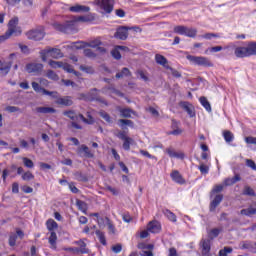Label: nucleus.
<instances>
[{
	"instance_id": "nucleus-13",
	"label": "nucleus",
	"mask_w": 256,
	"mask_h": 256,
	"mask_svg": "<svg viewBox=\"0 0 256 256\" xmlns=\"http://www.w3.org/2000/svg\"><path fill=\"white\" fill-rule=\"evenodd\" d=\"M36 112L41 113L42 115H53L57 113V109L53 107L40 106L36 108Z\"/></svg>"
},
{
	"instance_id": "nucleus-32",
	"label": "nucleus",
	"mask_w": 256,
	"mask_h": 256,
	"mask_svg": "<svg viewBox=\"0 0 256 256\" xmlns=\"http://www.w3.org/2000/svg\"><path fill=\"white\" fill-rule=\"evenodd\" d=\"M201 105L206 109V111L211 112V104L209 103V101L207 100V98L205 96H201L199 99Z\"/></svg>"
},
{
	"instance_id": "nucleus-64",
	"label": "nucleus",
	"mask_w": 256,
	"mask_h": 256,
	"mask_svg": "<svg viewBox=\"0 0 256 256\" xmlns=\"http://www.w3.org/2000/svg\"><path fill=\"white\" fill-rule=\"evenodd\" d=\"M141 256H153V251L152 250H142L140 252Z\"/></svg>"
},
{
	"instance_id": "nucleus-14",
	"label": "nucleus",
	"mask_w": 256,
	"mask_h": 256,
	"mask_svg": "<svg viewBox=\"0 0 256 256\" xmlns=\"http://www.w3.org/2000/svg\"><path fill=\"white\" fill-rule=\"evenodd\" d=\"M70 11L72 13H89V11H91V8H89V6L77 4L75 6H71Z\"/></svg>"
},
{
	"instance_id": "nucleus-45",
	"label": "nucleus",
	"mask_w": 256,
	"mask_h": 256,
	"mask_svg": "<svg viewBox=\"0 0 256 256\" xmlns=\"http://www.w3.org/2000/svg\"><path fill=\"white\" fill-rule=\"evenodd\" d=\"M77 117L78 119H81L83 123H86V125H93V123H95V119L93 118L87 119L85 118V116H83V114H78Z\"/></svg>"
},
{
	"instance_id": "nucleus-12",
	"label": "nucleus",
	"mask_w": 256,
	"mask_h": 256,
	"mask_svg": "<svg viewBox=\"0 0 256 256\" xmlns=\"http://www.w3.org/2000/svg\"><path fill=\"white\" fill-rule=\"evenodd\" d=\"M147 231L150 233H161V223L158 221H151L147 225Z\"/></svg>"
},
{
	"instance_id": "nucleus-7",
	"label": "nucleus",
	"mask_w": 256,
	"mask_h": 256,
	"mask_svg": "<svg viewBox=\"0 0 256 256\" xmlns=\"http://www.w3.org/2000/svg\"><path fill=\"white\" fill-rule=\"evenodd\" d=\"M25 70L30 75H39L41 73V71H43V64L35 63V62L28 63L25 66Z\"/></svg>"
},
{
	"instance_id": "nucleus-6",
	"label": "nucleus",
	"mask_w": 256,
	"mask_h": 256,
	"mask_svg": "<svg viewBox=\"0 0 256 256\" xmlns=\"http://www.w3.org/2000/svg\"><path fill=\"white\" fill-rule=\"evenodd\" d=\"M25 237V232L21 228H16L15 232L9 234L8 243L10 247H15L17 245V239H23Z\"/></svg>"
},
{
	"instance_id": "nucleus-26",
	"label": "nucleus",
	"mask_w": 256,
	"mask_h": 256,
	"mask_svg": "<svg viewBox=\"0 0 256 256\" xmlns=\"http://www.w3.org/2000/svg\"><path fill=\"white\" fill-rule=\"evenodd\" d=\"M120 115L126 119H130L131 115H135V111L131 108H123L120 110Z\"/></svg>"
},
{
	"instance_id": "nucleus-25",
	"label": "nucleus",
	"mask_w": 256,
	"mask_h": 256,
	"mask_svg": "<svg viewBox=\"0 0 256 256\" xmlns=\"http://www.w3.org/2000/svg\"><path fill=\"white\" fill-rule=\"evenodd\" d=\"M64 117H68V119H71V121H78L77 113H75V110H66L63 112Z\"/></svg>"
},
{
	"instance_id": "nucleus-44",
	"label": "nucleus",
	"mask_w": 256,
	"mask_h": 256,
	"mask_svg": "<svg viewBox=\"0 0 256 256\" xmlns=\"http://www.w3.org/2000/svg\"><path fill=\"white\" fill-rule=\"evenodd\" d=\"M224 188H225L224 184L215 185L211 191V197H213L215 193H221V191H223Z\"/></svg>"
},
{
	"instance_id": "nucleus-21",
	"label": "nucleus",
	"mask_w": 256,
	"mask_h": 256,
	"mask_svg": "<svg viewBox=\"0 0 256 256\" xmlns=\"http://www.w3.org/2000/svg\"><path fill=\"white\" fill-rule=\"evenodd\" d=\"M13 66V62H8L0 67V75L1 77H5L10 71L11 67Z\"/></svg>"
},
{
	"instance_id": "nucleus-55",
	"label": "nucleus",
	"mask_w": 256,
	"mask_h": 256,
	"mask_svg": "<svg viewBox=\"0 0 256 256\" xmlns=\"http://www.w3.org/2000/svg\"><path fill=\"white\" fill-rule=\"evenodd\" d=\"M166 69H169V71H171V74L173 75V77H176V79H181L182 77L181 72L177 71L171 66H169V68H166Z\"/></svg>"
},
{
	"instance_id": "nucleus-43",
	"label": "nucleus",
	"mask_w": 256,
	"mask_h": 256,
	"mask_svg": "<svg viewBox=\"0 0 256 256\" xmlns=\"http://www.w3.org/2000/svg\"><path fill=\"white\" fill-rule=\"evenodd\" d=\"M46 225H47V228L49 231H53V229H57V227H59L57 222H55V220H53V219H49L47 221Z\"/></svg>"
},
{
	"instance_id": "nucleus-33",
	"label": "nucleus",
	"mask_w": 256,
	"mask_h": 256,
	"mask_svg": "<svg viewBox=\"0 0 256 256\" xmlns=\"http://www.w3.org/2000/svg\"><path fill=\"white\" fill-rule=\"evenodd\" d=\"M123 141L124 142H123L122 147H123L124 151H130L131 150V143H133V138L128 137V138L124 139Z\"/></svg>"
},
{
	"instance_id": "nucleus-58",
	"label": "nucleus",
	"mask_w": 256,
	"mask_h": 256,
	"mask_svg": "<svg viewBox=\"0 0 256 256\" xmlns=\"http://www.w3.org/2000/svg\"><path fill=\"white\" fill-rule=\"evenodd\" d=\"M5 111H8V113H17V112L21 111V108H19L17 106H7L5 108Z\"/></svg>"
},
{
	"instance_id": "nucleus-36",
	"label": "nucleus",
	"mask_w": 256,
	"mask_h": 256,
	"mask_svg": "<svg viewBox=\"0 0 256 256\" xmlns=\"http://www.w3.org/2000/svg\"><path fill=\"white\" fill-rule=\"evenodd\" d=\"M138 249H141V251H146V250H153V244H147L144 242H140L137 245Z\"/></svg>"
},
{
	"instance_id": "nucleus-22",
	"label": "nucleus",
	"mask_w": 256,
	"mask_h": 256,
	"mask_svg": "<svg viewBox=\"0 0 256 256\" xmlns=\"http://www.w3.org/2000/svg\"><path fill=\"white\" fill-rule=\"evenodd\" d=\"M83 151L85 157H88V159H93L95 155L91 152V150L87 147V145L82 144L79 148V153Z\"/></svg>"
},
{
	"instance_id": "nucleus-19",
	"label": "nucleus",
	"mask_w": 256,
	"mask_h": 256,
	"mask_svg": "<svg viewBox=\"0 0 256 256\" xmlns=\"http://www.w3.org/2000/svg\"><path fill=\"white\" fill-rule=\"evenodd\" d=\"M241 180V176L239 174H235L233 178H226L223 182L224 187H230V185H235L238 181Z\"/></svg>"
},
{
	"instance_id": "nucleus-61",
	"label": "nucleus",
	"mask_w": 256,
	"mask_h": 256,
	"mask_svg": "<svg viewBox=\"0 0 256 256\" xmlns=\"http://www.w3.org/2000/svg\"><path fill=\"white\" fill-rule=\"evenodd\" d=\"M246 165H247V167H250V169H252L253 171H256L255 161H253L251 159H247L246 160Z\"/></svg>"
},
{
	"instance_id": "nucleus-20",
	"label": "nucleus",
	"mask_w": 256,
	"mask_h": 256,
	"mask_svg": "<svg viewBox=\"0 0 256 256\" xmlns=\"http://www.w3.org/2000/svg\"><path fill=\"white\" fill-rule=\"evenodd\" d=\"M76 245H79L80 247L76 248L77 253H81L82 255L89 253V249H87V244L83 240L77 241Z\"/></svg>"
},
{
	"instance_id": "nucleus-49",
	"label": "nucleus",
	"mask_w": 256,
	"mask_h": 256,
	"mask_svg": "<svg viewBox=\"0 0 256 256\" xmlns=\"http://www.w3.org/2000/svg\"><path fill=\"white\" fill-rule=\"evenodd\" d=\"M186 37H196L197 36V30L193 28H186L185 34Z\"/></svg>"
},
{
	"instance_id": "nucleus-40",
	"label": "nucleus",
	"mask_w": 256,
	"mask_h": 256,
	"mask_svg": "<svg viewBox=\"0 0 256 256\" xmlns=\"http://www.w3.org/2000/svg\"><path fill=\"white\" fill-rule=\"evenodd\" d=\"M48 65H50V67H52V69H61L63 67V62L50 60L48 62Z\"/></svg>"
},
{
	"instance_id": "nucleus-37",
	"label": "nucleus",
	"mask_w": 256,
	"mask_h": 256,
	"mask_svg": "<svg viewBox=\"0 0 256 256\" xmlns=\"http://www.w3.org/2000/svg\"><path fill=\"white\" fill-rule=\"evenodd\" d=\"M46 77L48 79H51L52 81H59V75H57V73H55V71L53 70H48L46 73Z\"/></svg>"
},
{
	"instance_id": "nucleus-23",
	"label": "nucleus",
	"mask_w": 256,
	"mask_h": 256,
	"mask_svg": "<svg viewBox=\"0 0 256 256\" xmlns=\"http://www.w3.org/2000/svg\"><path fill=\"white\" fill-rule=\"evenodd\" d=\"M240 215H245L246 217H251V215H256V203H254V208L249 207L248 209H242Z\"/></svg>"
},
{
	"instance_id": "nucleus-56",
	"label": "nucleus",
	"mask_w": 256,
	"mask_h": 256,
	"mask_svg": "<svg viewBox=\"0 0 256 256\" xmlns=\"http://www.w3.org/2000/svg\"><path fill=\"white\" fill-rule=\"evenodd\" d=\"M100 45H102V42L99 39L92 40L88 43V47H92L93 49H95V47H100Z\"/></svg>"
},
{
	"instance_id": "nucleus-4",
	"label": "nucleus",
	"mask_w": 256,
	"mask_h": 256,
	"mask_svg": "<svg viewBox=\"0 0 256 256\" xmlns=\"http://www.w3.org/2000/svg\"><path fill=\"white\" fill-rule=\"evenodd\" d=\"M186 58L194 65H198L200 67H213V63L207 57L187 55Z\"/></svg>"
},
{
	"instance_id": "nucleus-16",
	"label": "nucleus",
	"mask_w": 256,
	"mask_h": 256,
	"mask_svg": "<svg viewBox=\"0 0 256 256\" xmlns=\"http://www.w3.org/2000/svg\"><path fill=\"white\" fill-rule=\"evenodd\" d=\"M155 61L158 65L164 67V69H169V61L167 60V58H165V56L161 54H156Z\"/></svg>"
},
{
	"instance_id": "nucleus-9",
	"label": "nucleus",
	"mask_w": 256,
	"mask_h": 256,
	"mask_svg": "<svg viewBox=\"0 0 256 256\" xmlns=\"http://www.w3.org/2000/svg\"><path fill=\"white\" fill-rule=\"evenodd\" d=\"M96 3L105 11V13H111V11H113V4H111V0H96Z\"/></svg>"
},
{
	"instance_id": "nucleus-11",
	"label": "nucleus",
	"mask_w": 256,
	"mask_h": 256,
	"mask_svg": "<svg viewBox=\"0 0 256 256\" xmlns=\"http://www.w3.org/2000/svg\"><path fill=\"white\" fill-rule=\"evenodd\" d=\"M56 105H63L64 107H71L73 105V97L64 96L57 98Z\"/></svg>"
},
{
	"instance_id": "nucleus-15",
	"label": "nucleus",
	"mask_w": 256,
	"mask_h": 256,
	"mask_svg": "<svg viewBox=\"0 0 256 256\" xmlns=\"http://www.w3.org/2000/svg\"><path fill=\"white\" fill-rule=\"evenodd\" d=\"M180 107L186 111L189 117H195V108L189 102H181Z\"/></svg>"
},
{
	"instance_id": "nucleus-29",
	"label": "nucleus",
	"mask_w": 256,
	"mask_h": 256,
	"mask_svg": "<svg viewBox=\"0 0 256 256\" xmlns=\"http://www.w3.org/2000/svg\"><path fill=\"white\" fill-rule=\"evenodd\" d=\"M97 91H98L97 88L91 89L89 91V93L86 95V100L87 101H95V100H97V97H98Z\"/></svg>"
},
{
	"instance_id": "nucleus-3",
	"label": "nucleus",
	"mask_w": 256,
	"mask_h": 256,
	"mask_svg": "<svg viewBox=\"0 0 256 256\" xmlns=\"http://www.w3.org/2000/svg\"><path fill=\"white\" fill-rule=\"evenodd\" d=\"M234 55L240 59L256 55V42H250L247 47H236Z\"/></svg>"
},
{
	"instance_id": "nucleus-46",
	"label": "nucleus",
	"mask_w": 256,
	"mask_h": 256,
	"mask_svg": "<svg viewBox=\"0 0 256 256\" xmlns=\"http://www.w3.org/2000/svg\"><path fill=\"white\" fill-rule=\"evenodd\" d=\"M187 31V27L185 26H176L174 27V33H177L178 35H185V32Z\"/></svg>"
},
{
	"instance_id": "nucleus-38",
	"label": "nucleus",
	"mask_w": 256,
	"mask_h": 256,
	"mask_svg": "<svg viewBox=\"0 0 256 256\" xmlns=\"http://www.w3.org/2000/svg\"><path fill=\"white\" fill-rule=\"evenodd\" d=\"M240 249H248V251H253V249H255V246L251 241H244L242 242Z\"/></svg>"
},
{
	"instance_id": "nucleus-30",
	"label": "nucleus",
	"mask_w": 256,
	"mask_h": 256,
	"mask_svg": "<svg viewBox=\"0 0 256 256\" xmlns=\"http://www.w3.org/2000/svg\"><path fill=\"white\" fill-rule=\"evenodd\" d=\"M49 243L51 245V249H57V233L51 232L49 237Z\"/></svg>"
},
{
	"instance_id": "nucleus-34",
	"label": "nucleus",
	"mask_w": 256,
	"mask_h": 256,
	"mask_svg": "<svg viewBox=\"0 0 256 256\" xmlns=\"http://www.w3.org/2000/svg\"><path fill=\"white\" fill-rule=\"evenodd\" d=\"M223 137H224L226 143H231L233 141V139H235V136L229 130H226L223 132Z\"/></svg>"
},
{
	"instance_id": "nucleus-52",
	"label": "nucleus",
	"mask_w": 256,
	"mask_h": 256,
	"mask_svg": "<svg viewBox=\"0 0 256 256\" xmlns=\"http://www.w3.org/2000/svg\"><path fill=\"white\" fill-rule=\"evenodd\" d=\"M42 95H48L49 97H52L53 99H57L58 93L56 91H49L47 89L43 90Z\"/></svg>"
},
{
	"instance_id": "nucleus-48",
	"label": "nucleus",
	"mask_w": 256,
	"mask_h": 256,
	"mask_svg": "<svg viewBox=\"0 0 256 256\" xmlns=\"http://www.w3.org/2000/svg\"><path fill=\"white\" fill-rule=\"evenodd\" d=\"M32 88L36 93L43 94V91H45V88L41 87V85H39L37 82H32Z\"/></svg>"
},
{
	"instance_id": "nucleus-39",
	"label": "nucleus",
	"mask_w": 256,
	"mask_h": 256,
	"mask_svg": "<svg viewBox=\"0 0 256 256\" xmlns=\"http://www.w3.org/2000/svg\"><path fill=\"white\" fill-rule=\"evenodd\" d=\"M96 235L102 245H107V240L105 239V233L101 232V230H96Z\"/></svg>"
},
{
	"instance_id": "nucleus-53",
	"label": "nucleus",
	"mask_w": 256,
	"mask_h": 256,
	"mask_svg": "<svg viewBox=\"0 0 256 256\" xmlns=\"http://www.w3.org/2000/svg\"><path fill=\"white\" fill-rule=\"evenodd\" d=\"M118 139H121L122 141H125L129 136H127V133L125 131L118 130L115 134Z\"/></svg>"
},
{
	"instance_id": "nucleus-24",
	"label": "nucleus",
	"mask_w": 256,
	"mask_h": 256,
	"mask_svg": "<svg viewBox=\"0 0 256 256\" xmlns=\"http://www.w3.org/2000/svg\"><path fill=\"white\" fill-rule=\"evenodd\" d=\"M209 251H211V242L209 240L202 241V254L209 255Z\"/></svg>"
},
{
	"instance_id": "nucleus-42",
	"label": "nucleus",
	"mask_w": 256,
	"mask_h": 256,
	"mask_svg": "<svg viewBox=\"0 0 256 256\" xmlns=\"http://www.w3.org/2000/svg\"><path fill=\"white\" fill-rule=\"evenodd\" d=\"M243 195H248V197H255V190L251 186H245L243 190Z\"/></svg>"
},
{
	"instance_id": "nucleus-47",
	"label": "nucleus",
	"mask_w": 256,
	"mask_h": 256,
	"mask_svg": "<svg viewBox=\"0 0 256 256\" xmlns=\"http://www.w3.org/2000/svg\"><path fill=\"white\" fill-rule=\"evenodd\" d=\"M166 153L169 155V157H177V158L183 159V154L174 152L173 149H171V148H168L166 150Z\"/></svg>"
},
{
	"instance_id": "nucleus-18",
	"label": "nucleus",
	"mask_w": 256,
	"mask_h": 256,
	"mask_svg": "<svg viewBox=\"0 0 256 256\" xmlns=\"http://www.w3.org/2000/svg\"><path fill=\"white\" fill-rule=\"evenodd\" d=\"M48 51V54H50V57L52 59H61L63 57V52H61V49L57 48H46Z\"/></svg>"
},
{
	"instance_id": "nucleus-59",
	"label": "nucleus",
	"mask_w": 256,
	"mask_h": 256,
	"mask_svg": "<svg viewBox=\"0 0 256 256\" xmlns=\"http://www.w3.org/2000/svg\"><path fill=\"white\" fill-rule=\"evenodd\" d=\"M199 171L202 173V175H207V173H209V166L205 165V164H201L198 167Z\"/></svg>"
},
{
	"instance_id": "nucleus-57",
	"label": "nucleus",
	"mask_w": 256,
	"mask_h": 256,
	"mask_svg": "<svg viewBox=\"0 0 256 256\" xmlns=\"http://www.w3.org/2000/svg\"><path fill=\"white\" fill-rule=\"evenodd\" d=\"M76 205L81 211H85L87 209V203L83 202V200H77Z\"/></svg>"
},
{
	"instance_id": "nucleus-27",
	"label": "nucleus",
	"mask_w": 256,
	"mask_h": 256,
	"mask_svg": "<svg viewBox=\"0 0 256 256\" xmlns=\"http://www.w3.org/2000/svg\"><path fill=\"white\" fill-rule=\"evenodd\" d=\"M163 213L165 217L169 219V221H172V223H177V216L175 215V213L171 212V210L165 209L163 210Z\"/></svg>"
},
{
	"instance_id": "nucleus-2",
	"label": "nucleus",
	"mask_w": 256,
	"mask_h": 256,
	"mask_svg": "<svg viewBox=\"0 0 256 256\" xmlns=\"http://www.w3.org/2000/svg\"><path fill=\"white\" fill-rule=\"evenodd\" d=\"M17 25H19V19L12 18L8 23V30L5 32L4 35L0 36V43H3V41H7V39H9V37H11L12 35H15L16 37L21 35V27Z\"/></svg>"
},
{
	"instance_id": "nucleus-10",
	"label": "nucleus",
	"mask_w": 256,
	"mask_h": 256,
	"mask_svg": "<svg viewBox=\"0 0 256 256\" xmlns=\"http://www.w3.org/2000/svg\"><path fill=\"white\" fill-rule=\"evenodd\" d=\"M221 201H223V194H217L214 199L210 202L209 210L211 213L221 205Z\"/></svg>"
},
{
	"instance_id": "nucleus-41",
	"label": "nucleus",
	"mask_w": 256,
	"mask_h": 256,
	"mask_svg": "<svg viewBox=\"0 0 256 256\" xmlns=\"http://www.w3.org/2000/svg\"><path fill=\"white\" fill-rule=\"evenodd\" d=\"M22 161H23L24 166L27 167L28 169H33V167H35L33 160H31L27 157H23Z\"/></svg>"
},
{
	"instance_id": "nucleus-60",
	"label": "nucleus",
	"mask_w": 256,
	"mask_h": 256,
	"mask_svg": "<svg viewBox=\"0 0 256 256\" xmlns=\"http://www.w3.org/2000/svg\"><path fill=\"white\" fill-rule=\"evenodd\" d=\"M62 69H64V71H66L67 73H73V70H74L73 66L63 62H62Z\"/></svg>"
},
{
	"instance_id": "nucleus-28",
	"label": "nucleus",
	"mask_w": 256,
	"mask_h": 256,
	"mask_svg": "<svg viewBox=\"0 0 256 256\" xmlns=\"http://www.w3.org/2000/svg\"><path fill=\"white\" fill-rule=\"evenodd\" d=\"M118 123L122 129H125V126H127V127L135 126V123H133V121L129 120V119H120V120H118Z\"/></svg>"
},
{
	"instance_id": "nucleus-54",
	"label": "nucleus",
	"mask_w": 256,
	"mask_h": 256,
	"mask_svg": "<svg viewBox=\"0 0 256 256\" xmlns=\"http://www.w3.org/2000/svg\"><path fill=\"white\" fill-rule=\"evenodd\" d=\"M84 55L85 57H89L90 59H95V57H97V54H95V52H93V50L91 49H85Z\"/></svg>"
},
{
	"instance_id": "nucleus-1",
	"label": "nucleus",
	"mask_w": 256,
	"mask_h": 256,
	"mask_svg": "<svg viewBox=\"0 0 256 256\" xmlns=\"http://www.w3.org/2000/svg\"><path fill=\"white\" fill-rule=\"evenodd\" d=\"M82 21L83 23H87L91 21L89 16H78L75 17L73 20H68L64 23L54 22L52 26L56 31H60L61 33H69V31H73L75 29V22Z\"/></svg>"
},
{
	"instance_id": "nucleus-51",
	"label": "nucleus",
	"mask_w": 256,
	"mask_h": 256,
	"mask_svg": "<svg viewBox=\"0 0 256 256\" xmlns=\"http://www.w3.org/2000/svg\"><path fill=\"white\" fill-rule=\"evenodd\" d=\"M111 55L117 61H119V59H121V52L119 51V48H117V46L111 51Z\"/></svg>"
},
{
	"instance_id": "nucleus-35",
	"label": "nucleus",
	"mask_w": 256,
	"mask_h": 256,
	"mask_svg": "<svg viewBox=\"0 0 256 256\" xmlns=\"http://www.w3.org/2000/svg\"><path fill=\"white\" fill-rule=\"evenodd\" d=\"M80 71H83L84 73H88V75H93L95 73V69L93 66H87V65H80Z\"/></svg>"
},
{
	"instance_id": "nucleus-5",
	"label": "nucleus",
	"mask_w": 256,
	"mask_h": 256,
	"mask_svg": "<svg viewBox=\"0 0 256 256\" xmlns=\"http://www.w3.org/2000/svg\"><path fill=\"white\" fill-rule=\"evenodd\" d=\"M26 37L32 41H41L45 37V30L43 28H36L26 33Z\"/></svg>"
},
{
	"instance_id": "nucleus-31",
	"label": "nucleus",
	"mask_w": 256,
	"mask_h": 256,
	"mask_svg": "<svg viewBox=\"0 0 256 256\" xmlns=\"http://www.w3.org/2000/svg\"><path fill=\"white\" fill-rule=\"evenodd\" d=\"M98 115H100L102 119L106 121V123H113V119L111 118V115H109V113H107L105 110H100L98 112Z\"/></svg>"
},
{
	"instance_id": "nucleus-50",
	"label": "nucleus",
	"mask_w": 256,
	"mask_h": 256,
	"mask_svg": "<svg viewBox=\"0 0 256 256\" xmlns=\"http://www.w3.org/2000/svg\"><path fill=\"white\" fill-rule=\"evenodd\" d=\"M23 181H31V179H35V175L31 173V171H27L24 174H22Z\"/></svg>"
},
{
	"instance_id": "nucleus-63",
	"label": "nucleus",
	"mask_w": 256,
	"mask_h": 256,
	"mask_svg": "<svg viewBox=\"0 0 256 256\" xmlns=\"http://www.w3.org/2000/svg\"><path fill=\"white\" fill-rule=\"evenodd\" d=\"M219 233H221V229L219 228H213L211 231H210V237H219Z\"/></svg>"
},
{
	"instance_id": "nucleus-17",
	"label": "nucleus",
	"mask_w": 256,
	"mask_h": 256,
	"mask_svg": "<svg viewBox=\"0 0 256 256\" xmlns=\"http://www.w3.org/2000/svg\"><path fill=\"white\" fill-rule=\"evenodd\" d=\"M170 177L172 180H174L175 183H178L179 185H184L185 183V179L183 178L181 173H179V171L177 170L172 171V173L170 174Z\"/></svg>"
},
{
	"instance_id": "nucleus-8",
	"label": "nucleus",
	"mask_w": 256,
	"mask_h": 256,
	"mask_svg": "<svg viewBox=\"0 0 256 256\" xmlns=\"http://www.w3.org/2000/svg\"><path fill=\"white\" fill-rule=\"evenodd\" d=\"M131 29L132 28L126 26H120L119 28H117L114 34L115 39H120L121 41L127 40V38L129 37V30Z\"/></svg>"
},
{
	"instance_id": "nucleus-62",
	"label": "nucleus",
	"mask_w": 256,
	"mask_h": 256,
	"mask_svg": "<svg viewBox=\"0 0 256 256\" xmlns=\"http://www.w3.org/2000/svg\"><path fill=\"white\" fill-rule=\"evenodd\" d=\"M245 142L249 145H256V137L248 136L245 138Z\"/></svg>"
}]
</instances>
